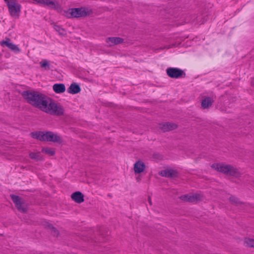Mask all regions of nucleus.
Masks as SVG:
<instances>
[{"label": "nucleus", "instance_id": "nucleus-1", "mask_svg": "<svg viewBox=\"0 0 254 254\" xmlns=\"http://www.w3.org/2000/svg\"><path fill=\"white\" fill-rule=\"evenodd\" d=\"M21 95L28 103L42 112L56 116L64 114L63 107L44 94L35 90H27L22 91Z\"/></svg>", "mask_w": 254, "mask_h": 254}, {"label": "nucleus", "instance_id": "nucleus-2", "mask_svg": "<svg viewBox=\"0 0 254 254\" xmlns=\"http://www.w3.org/2000/svg\"><path fill=\"white\" fill-rule=\"evenodd\" d=\"M93 13V10L87 7L69 8L66 11V16L69 18L85 17Z\"/></svg>", "mask_w": 254, "mask_h": 254}, {"label": "nucleus", "instance_id": "nucleus-3", "mask_svg": "<svg viewBox=\"0 0 254 254\" xmlns=\"http://www.w3.org/2000/svg\"><path fill=\"white\" fill-rule=\"evenodd\" d=\"M211 168L219 172L230 176L237 177L240 175L239 170L230 165L223 163H214L211 165Z\"/></svg>", "mask_w": 254, "mask_h": 254}, {"label": "nucleus", "instance_id": "nucleus-4", "mask_svg": "<svg viewBox=\"0 0 254 254\" xmlns=\"http://www.w3.org/2000/svg\"><path fill=\"white\" fill-rule=\"evenodd\" d=\"M6 3L9 12L12 16L18 15L21 11V5L15 0H4Z\"/></svg>", "mask_w": 254, "mask_h": 254}, {"label": "nucleus", "instance_id": "nucleus-5", "mask_svg": "<svg viewBox=\"0 0 254 254\" xmlns=\"http://www.w3.org/2000/svg\"><path fill=\"white\" fill-rule=\"evenodd\" d=\"M167 75L172 78H185L186 72L182 69L177 67H169L166 69Z\"/></svg>", "mask_w": 254, "mask_h": 254}, {"label": "nucleus", "instance_id": "nucleus-6", "mask_svg": "<svg viewBox=\"0 0 254 254\" xmlns=\"http://www.w3.org/2000/svg\"><path fill=\"white\" fill-rule=\"evenodd\" d=\"M10 198L17 210L22 213H26L27 211V206L25 205L24 200L18 195L11 194Z\"/></svg>", "mask_w": 254, "mask_h": 254}, {"label": "nucleus", "instance_id": "nucleus-7", "mask_svg": "<svg viewBox=\"0 0 254 254\" xmlns=\"http://www.w3.org/2000/svg\"><path fill=\"white\" fill-rule=\"evenodd\" d=\"M46 141L57 142L60 144L62 143L63 139L61 136L53 131H46Z\"/></svg>", "mask_w": 254, "mask_h": 254}, {"label": "nucleus", "instance_id": "nucleus-8", "mask_svg": "<svg viewBox=\"0 0 254 254\" xmlns=\"http://www.w3.org/2000/svg\"><path fill=\"white\" fill-rule=\"evenodd\" d=\"M10 41L11 40L10 38H6L5 40H3L0 42V45L1 46H6L15 53H18L20 52V50L18 46L16 45L11 43Z\"/></svg>", "mask_w": 254, "mask_h": 254}, {"label": "nucleus", "instance_id": "nucleus-9", "mask_svg": "<svg viewBox=\"0 0 254 254\" xmlns=\"http://www.w3.org/2000/svg\"><path fill=\"white\" fill-rule=\"evenodd\" d=\"M124 41V40L122 38L117 37H108L106 39V42L109 47L122 44Z\"/></svg>", "mask_w": 254, "mask_h": 254}, {"label": "nucleus", "instance_id": "nucleus-10", "mask_svg": "<svg viewBox=\"0 0 254 254\" xmlns=\"http://www.w3.org/2000/svg\"><path fill=\"white\" fill-rule=\"evenodd\" d=\"M160 129L163 132H167L176 129L178 127V125L176 124L167 122L160 125Z\"/></svg>", "mask_w": 254, "mask_h": 254}, {"label": "nucleus", "instance_id": "nucleus-11", "mask_svg": "<svg viewBox=\"0 0 254 254\" xmlns=\"http://www.w3.org/2000/svg\"><path fill=\"white\" fill-rule=\"evenodd\" d=\"M31 137L41 141H46V131H36L30 133Z\"/></svg>", "mask_w": 254, "mask_h": 254}, {"label": "nucleus", "instance_id": "nucleus-12", "mask_svg": "<svg viewBox=\"0 0 254 254\" xmlns=\"http://www.w3.org/2000/svg\"><path fill=\"white\" fill-rule=\"evenodd\" d=\"M146 166L144 162L140 160H138L136 161L134 164V171L135 174H140L143 172L145 169Z\"/></svg>", "mask_w": 254, "mask_h": 254}, {"label": "nucleus", "instance_id": "nucleus-13", "mask_svg": "<svg viewBox=\"0 0 254 254\" xmlns=\"http://www.w3.org/2000/svg\"><path fill=\"white\" fill-rule=\"evenodd\" d=\"M84 194L79 191H75L71 195V199L78 203H81L84 201Z\"/></svg>", "mask_w": 254, "mask_h": 254}, {"label": "nucleus", "instance_id": "nucleus-14", "mask_svg": "<svg viewBox=\"0 0 254 254\" xmlns=\"http://www.w3.org/2000/svg\"><path fill=\"white\" fill-rule=\"evenodd\" d=\"M81 91V88L79 84L76 83H72L67 88V92L72 94H76L79 93Z\"/></svg>", "mask_w": 254, "mask_h": 254}, {"label": "nucleus", "instance_id": "nucleus-15", "mask_svg": "<svg viewBox=\"0 0 254 254\" xmlns=\"http://www.w3.org/2000/svg\"><path fill=\"white\" fill-rule=\"evenodd\" d=\"M53 89L56 93H62L65 91V86L63 83H56L54 84Z\"/></svg>", "mask_w": 254, "mask_h": 254}, {"label": "nucleus", "instance_id": "nucleus-16", "mask_svg": "<svg viewBox=\"0 0 254 254\" xmlns=\"http://www.w3.org/2000/svg\"><path fill=\"white\" fill-rule=\"evenodd\" d=\"M214 100L210 97H205L201 101V106L203 109H207L211 106Z\"/></svg>", "mask_w": 254, "mask_h": 254}, {"label": "nucleus", "instance_id": "nucleus-17", "mask_svg": "<svg viewBox=\"0 0 254 254\" xmlns=\"http://www.w3.org/2000/svg\"><path fill=\"white\" fill-rule=\"evenodd\" d=\"M29 157L31 159L36 161H40L43 160V157L40 152L35 153L34 152L29 153Z\"/></svg>", "mask_w": 254, "mask_h": 254}, {"label": "nucleus", "instance_id": "nucleus-18", "mask_svg": "<svg viewBox=\"0 0 254 254\" xmlns=\"http://www.w3.org/2000/svg\"><path fill=\"white\" fill-rule=\"evenodd\" d=\"M181 198L182 200L185 201L191 202L195 201L193 194L191 195L190 194H188L184 195H182L181 196Z\"/></svg>", "mask_w": 254, "mask_h": 254}, {"label": "nucleus", "instance_id": "nucleus-19", "mask_svg": "<svg viewBox=\"0 0 254 254\" xmlns=\"http://www.w3.org/2000/svg\"><path fill=\"white\" fill-rule=\"evenodd\" d=\"M244 243L247 247L254 248V239L245 238Z\"/></svg>", "mask_w": 254, "mask_h": 254}, {"label": "nucleus", "instance_id": "nucleus-20", "mask_svg": "<svg viewBox=\"0 0 254 254\" xmlns=\"http://www.w3.org/2000/svg\"><path fill=\"white\" fill-rule=\"evenodd\" d=\"M54 28L55 30L57 32H58L60 35L64 36L66 35L65 30L64 28H63L60 25L54 24Z\"/></svg>", "mask_w": 254, "mask_h": 254}, {"label": "nucleus", "instance_id": "nucleus-21", "mask_svg": "<svg viewBox=\"0 0 254 254\" xmlns=\"http://www.w3.org/2000/svg\"><path fill=\"white\" fill-rule=\"evenodd\" d=\"M42 152L45 153L50 156H53L55 154V151L50 148H43L42 149Z\"/></svg>", "mask_w": 254, "mask_h": 254}, {"label": "nucleus", "instance_id": "nucleus-22", "mask_svg": "<svg viewBox=\"0 0 254 254\" xmlns=\"http://www.w3.org/2000/svg\"><path fill=\"white\" fill-rule=\"evenodd\" d=\"M179 177V172L177 170H170L169 178H176Z\"/></svg>", "mask_w": 254, "mask_h": 254}, {"label": "nucleus", "instance_id": "nucleus-23", "mask_svg": "<svg viewBox=\"0 0 254 254\" xmlns=\"http://www.w3.org/2000/svg\"><path fill=\"white\" fill-rule=\"evenodd\" d=\"M41 67L45 68V70L50 69V64L47 60H43L40 63Z\"/></svg>", "mask_w": 254, "mask_h": 254}, {"label": "nucleus", "instance_id": "nucleus-24", "mask_svg": "<svg viewBox=\"0 0 254 254\" xmlns=\"http://www.w3.org/2000/svg\"><path fill=\"white\" fill-rule=\"evenodd\" d=\"M229 200L231 202L237 205L242 204V202L240 201L239 199L234 195L231 196L229 198Z\"/></svg>", "mask_w": 254, "mask_h": 254}, {"label": "nucleus", "instance_id": "nucleus-25", "mask_svg": "<svg viewBox=\"0 0 254 254\" xmlns=\"http://www.w3.org/2000/svg\"><path fill=\"white\" fill-rule=\"evenodd\" d=\"M170 170V169L163 170L159 173V174L162 177L169 178Z\"/></svg>", "mask_w": 254, "mask_h": 254}, {"label": "nucleus", "instance_id": "nucleus-26", "mask_svg": "<svg viewBox=\"0 0 254 254\" xmlns=\"http://www.w3.org/2000/svg\"><path fill=\"white\" fill-rule=\"evenodd\" d=\"M50 230H51V233L53 236H54L55 237H58V236L59 235V232L58 230L56 227H55L54 226H53L52 229H50Z\"/></svg>", "mask_w": 254, "mask_h": 254}, {"label": "nucleus", "instance_id": "nucleus-27", "mask_svg": "<svg viewBox=\"0 0 254 254\" xmlns=\"http://www.w3.org/2000/svg\"><path fill=\"white\" fill-rule=\"evenodd\" d=\"M195 201H201L202 200V195L199 193H195L193 194Z\"/></svg>", "mask_w": 254, "mask_h": 254}, {"label": "nucleus", "instance_id": "nucleus-28", "mask_svg": "<svg viewBox=\"0 0 254 254\" xmlns=\"http://www.w3.org/2000/svg\"><path fill=\"white\" fill-rule=\"evenodd\" d=\"M43 225L45 228L49 230L51 229L52 227L53 226L52 224L47 221L44 222L43 223Z\"/></svg>", "mask_w": 254, "mask_h": 254}, {"label": "nucleus", "instance_id": "nucleus-29", "mask_svg": "<svg viewBox=\"0 0 254 254\" xmlns=\"http://www.w3.org/2000/svg\"><path fill=\"white\" fill-rule=\"evenodd\" d=\"M153 158L156 159L161 160L163 158V156L158 153H155L152 155Z\"/></svg>", "mask_w": 254, "mask_h": 254}, {"label": "nucleus", "instance_id": "nucleus-30", "mask_svg": "<svg viewBox=\"0 0 254 254\" xmlns=\"http://www.w3.org/2000/svg\"><path fill=\"white\" fill-rule=\"evenodd\" d=\"M148 201L149 203V204L151 205L152 203L151 197L150 196H149L148 197Z\"/></svg>", "mask_w": 254, "mask_h": 254}, {"label": "nucleus", "instance_id": "nucleus-31", "mask_svg": "<svg viewBox=\"0 0 254 254\" xmlns=\"http://www.w3.org/2000/svg\"><path fill=\"white\" fill-rule=\"evenodd\" d=\"M140 180H141V178H140V177H137V178H136V181H137V182H140Z\"/></svg>", "mask_w": 254, "mask_h": 254}, {"label": "nucleus", "instance_id": "nucleus-32", "mask_svg": "<svg viewBox=\"0 0 254 254\" xmlns=\"http://www.w3.org/2000/svg\"><path fill=\"white\" fill-rule=\"evenodd\" d=\"M106 241V240H104V239H103V240H100V241H101V242H102V241H103V242H104V241Z\"/></svg>", "mask_w": 254, "mask_h": 254}, {"label": "nucleus", "instance_id": "nucleus-33", "mask_svg": "<svg viewBox=\"0 0 254 254\" xmlns=\"http://www.w3.org/2000/svg\"><path fill=\"white\" fill-rule=\"evenodd\" d=\"M101 235H102L103 236V239H104L105 237V236L104 235V234H101Z\"/></svg>", "mask_w": 254, "mask_h": 254}, {"label": "nucleus", "instance_id": "nucleus-34", "mask_svg": "<svg viewBox=\"0 0 254 254\" xmlns=\"http://www.w3.org/2000/svg\"><path fill=\"white\" fill-rule=\"evenodd\" d=\"M109 196H111V195L110 194H108Z\"/></svg>", "mask_w": 254, "mask_h": 254}]
</instances>
